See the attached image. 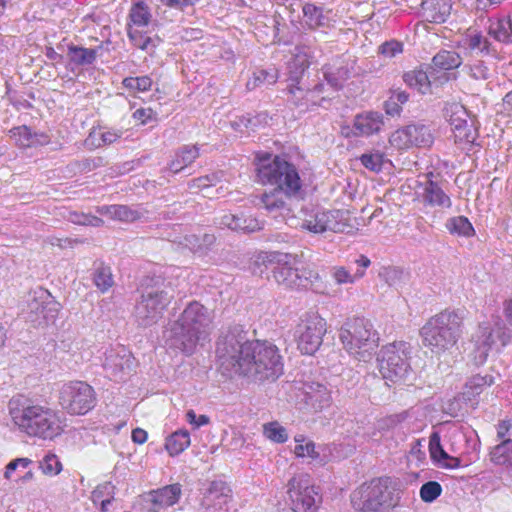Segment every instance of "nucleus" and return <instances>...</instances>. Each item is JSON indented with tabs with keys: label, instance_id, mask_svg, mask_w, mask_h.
Masks as SVG:
<instances>
[{
	"label": "nucleus",
	"instance_id": "e433bc0d",
	"mask_svg": "<svg viewBox=\"0 0 512 512\" xmlns=\"http://www.w3.org/2000/svg\"><path fill=\"white\" fill-rule=\"evenodd\" d=\"M279 78L278 70L274 67L267 69H256L252 77L246 83L248 90H255L263 86H270L277 82Z\"/></svg>",
	"mask_w": 512,
	"mask_h": 512
},
{
	"label": "nucleus",
	"instance_id": "79ce46f5",
	"mask_svg": "<svg viewBox=\"0 0 512 512\" xmlns=\"http://www.w3.org/2000/svg\"><path fill=\"white\" fill-rule=\"evenodd\" d=\"M190 445V434L187 430H178L167 437L165 448L171 456L182 453Z\"/></svg>",
	"mask_w": 512,
	"mask_h": 512
},
{
	"label": "nucleus",
	"instance_id": "4468645a",
	"mask_svg": "<svg viewBox=\"0 0 512 512\" xmlns=\"http://www.w3.org/2000/svg\"><path fill=\"white\" fill-rule=\"evenodd\" d=\"M297 346L302 354L313 355L320 348L326 333V321L318 314L306 316L298 330Z\"/></svg>",
	"mask_w": 512,
	"mask_h": 512
},
{
	"label": "nucleus",
	"instance_id": "9d476101",
	"mask_svg": "<svg viewBox=\"0 0 512 512\" xmlns=\"http://www.w3.org/2000/svg\"><path fill=\"white\" fill-rule=\"evenodd\" d=\"M410 344L400 341L383 346L377 354L379 372L383 379L391 383L404 380L411 370Z\"/></svg>",
	"mask_w": 512,
	"mask_h": 512
},
{
	"label": "nucleus",
	"instance_id": "5fc2aeb1",
	"mask_svg": "<svg viewBox=\"0 0 512 512\" xmlns=\"http://www.w3.org/2000/svg\"><path fill=\"white\" fill-rule=\"evenodd\" d=\"M9 134L11 137L16 139V143L24 148L33 146V132L30 127L26 125H21L17 127H13L9 130Z\"/></svg>",
	"mask_w": 512,
	"mask_h": 512
},
{
	"label": "nucleus",
	"instance_id": "c756f323",
	"mask_svg": "<svg viewBox=\"0 0 512 512\" xmlns=\"http://www.w3.org/2000/svg\"><path fill=\"white\" fill-rule=\"evenodd\" d=\"M494 383V378L491 375H475L471 377L463 391V398L465 401L471 403V406L474 407L478 404L476 397L479 396L486 387L491 386Z\"/></svg>",
	"mask_w": 512,
	"mask_h": 512
},
{
	"label": "nucleus",
	"instance_id": "4be33fe9",
	"mask_svg": "<svg viewBox=\"0 0 512 512\" xmlns=\"http://www.w3.org/2000/svg\"><path fill=\"white\" fill-rule=\"evenodd\" d=\"M304 26L309 30L327 29L332 23V11L313 3L302 5Z\"/></svg>",
	"mask_w": 512,
	"mask_h": 512
},
{
	"label": "nucleus",
	"instance_id": "e2e57ef3",
	"mask_svg": "<svg viewBox=\"0 0 512 512\" xmlns=\"http://www.w3.org/2000/svg\"><path fill=\"white\" fill-rule=\"evenodd\" d=\"M411 132L408 131L407 126L396 130L390 136V144L397 149H407L411 147Z\"/></svg>",
	"mask_w": 512,
	"mask_h": 512
},
{
	"label": "nucleus",
	"instance_id": "f257e3e1",
	"mask_svg": "<svg viewBox=\"0 0 512 512\" xmlns=\"http://www.w3.org/2000/svg\"><path fill=\"white\" fill-rule=\"evenodd\" d=\"M261 340H249L241 324L222 327L216 343V356L223 374L242 375L258 381V352Z\"/></svg>",
	"mask_w": 512,
	"mask_h": 512
},
{
	"label": "nucleus",
	"instance_id": "473e14b6",
	"mask_svg": "<svg viewBox=\"0 0 512 512\" xmlns=\"http://www.w3.org/2000/svg\"><path fill=\"white\" fill-rule=\"evenodd\" d=\"M488 34L500 43L512 44V18L503 17L496 21H491L488 27Z\"/></svg>",
	"mask_w": 512,
	"mask_h": 512
},
{
	"label": "nucleus",
	"instance_id": "2f4dec72",
	"mask_svg": "<svg viewBox=\"0 0 512 512\" xmlns=\"http://www.w3.org/2000/svg\"><path fill=\"white\" fill-rule=\"evenodd\" d=\"M181 495V485L171 484L151 493V502L160 508L173 506Z\"/></svg>",
	"mask_w": 512,
	"mask_h": 512
},
{
	"label": "nucleus",
	"instance_id": "7ed1b4c3",
	"mask_svg": "<svg viewBox=\"0 0 512 512\" xmlns=\"http://www.w3.org/2000/svg\"><path fill=\"white\" fill-rule=\"evenodd\" d=\"M9 414L18 430L29 437L53 440L63 432L58 413L24 396L9 401Z\"/></svg>",
	"mask_w": 512,
	"mask_h": 512
},
{
	"label": "nucleus",
	"instance_id": "b1692460",
	"mask_svg": "<svg viewBox=\"0 0 512 512\" xmlns=\"http://www.w3.org/2000/svg\"><path fill=\"white\" fill-rule=\"evenodd\" d=\"M383 115L379 112L368 111L358 114L354 118V137L370 136L378 133L383 126Z\"/></svg>",
	"mask_w": 512,
	"mask_h": 512
},
{
	"label": "nucleus",
	"instance_id": "20e7f679",
	"mask_svg": "<svg viewBox=\"0 0 512 512\" xmlns=\"http://www.w3.org/2000/svg\"><path fill=\"white\" fill-rule=\"evenodd\" d=\"M464 309H445L431 317L420 329L423 345L441 354L454 347L464 331Z\"/></svg>",
	"mask_w": 512,
	"mask_h": 512
},
{
	"label": "nucleus",
	"instance_id": "1a4fd4ad",
	"mask_svg": "<svg viewBox=\"0 0 512 512\" xmlns=\"http://www.w3.org/2000/svg\"><path fill=\"white\" fill-rule=\"evenodd\" d=\"M388 482V478H378L363 484L352 494L353 507L360 512H382L398 505L399 493L395 494Z\"/></svg>",
	"mask_w": 512,
	"mask_h": 512
},
{
	"label": "nucleus",
	"instance_id": "a18cd8bd",
	"mask_svg": "<svg viewBox=\"0 0 512 512\" xmlns=\"http://www.w3.org/2000/svg\"><path fill=\"white\" fill-rule=\"evenodd\" d=\"M128 37L135 47L148 53L154 52L161 42L159 37H150L137 29H129Z\"/></svg>",
	"mask_w": 512,
	"mask_h": 512
},
{
	"label": "nucleus",
	"instance_id": "f704fd0d",
	"mask_svg": "<svg viewBox=\"0 0 512 512\" xmlns=\"http://www.w3.org/2000/svg\"><path fill=\"white\" fill-rule=\"evenodd\" d=\"M92 280L101 293L107 292L114 285V277L111 267L103 262H95L93 265Z\"/></svg>",
	"mask_w": 512,
	"mask_h": 512
},
{
	"label": "nucleus",
	"instance_id": "393cba45",
	"mask_svg": "<svg viewBox=\"0 0 512 512\" xmlns=\"http://www.w3.org/2000/svg\"><path fill=\"white\" fill-rule=\"evenodd\" d=\"M199 155V147L197 145H183L175 152L174 158L163 169V173L175 175L191 165Z\"/></svg>",
	"mask_w": 512,
	"mask_h": 512
},
{
	"label": "nucleus",
	"instance_id": "6e6552de",
	"mask_svg": "<svg viewBox=\"0 0 512 512\" xmlns=\"http://www.w3.org/2000/svg\"><path fill=\"white\" fill-rule=\"evenodd\" d=\"M339 339L346 351L362 362L372 359L379 342L372 323L361 317L347 320L341 327Z\"/></svg>",
	"mask_w": 512,
	"mask_h": 512
},
{
	"label": "nucleus",
	"instance_id": "412c9836",
	"mask_svg": "<svg viewBox=\"0 0 512 512\" xmlns=\"http://www.w3.org/2000/svg\"><path fill=\"white\" fill-rule=\"evenodd\" d=\"M298 51L299 52L295 55L294 59L289 63L288 81L290 83L287 86L288 92L292 96L291 101L296 106H299V101L302 98L304 99V96L310 92H305V90L299 86L303 73L308 65L304 63L303 52L300 49H298Z\"/></svg>",
	"mask_w": 512,
	"mask_h": 512
},
{
	"label": "nucleus",
	"instance_id": "4d7b16f0",
	"mask_svg": "<svg viewBox=\"0 0 512 512\" xmlns=\"http://www.w3.org/2000/svg\"><path fill=\"white\" fill-rule=\"evenodd\" d=\"M123 86L132 92H145L150 90L152 79L149 76L126 77L122 81Z\"/></svg>",
	"mask_w": 512,
	"mask_h": 512
},
{
	"label": "nucleus",
	"instance_id": "a211bd4d",
	"mask_svg": "<svg viewBox=\"0 0 512 512\" xmlns=\"http://www.w3.org/2000/svg\"><path fill=\"white\" fill-rule=\"evenodd\" d=\"M433 173L424 175V181H417V197L421 203L429 207L448 209L452 206L450 196L442 189L437 181L432 179Z\"/></svg>",
	"mask_w": 512,
	"mask_h": 512
},
{
	"label": "nucleus",
	"instance_id": "a878e982",
	"mask_svg": "<svg viewBox=\"0 0 512 512\" xmlns=\"http://www.w3.org/2000/svg\"><path fill=\"white\" fill-rule=\"evenodd\" d=\"M221 227L244 233L255 232L261 229V223L251 215L226 213L218 220Z\"/></svg>",
	"mask_w": 512,
	"mask_h": 512
},
{
	"label": "nucleus",
	"instance_id": "603ef678",
	"mask_svg": "<svg viewBox=\"0 0 512 512\" xmlns=\"http://www.w3.org/2000/svg\"><path fill=\"white\" fill-rule=\"evenodd\" d=\"M263 433L267 439L275 443H284L288 439V434L285 427L280 425L277 421L264 424Z\"/></svg>",
	"mask_w": 512,
	"mask_h": 512
},
{
	"label": "nucleus",
	"instance_id": "58836bf2",
	"mask_svg": "<svg viewBox=\"0 0 512 512\" xmlns=\"http://www.w3.org/2000/svg\"><path fill=\"white\" fill-rule=\"evenodd\" d=\"M282 193L284 194L283 191L275 188L274 192L270 194L264 193L260 198L263 207L269 213L274 214L275 218L289 211L286 202L282 199Z\"/></svg>",
	"mask_w": 512,
	"mask_h": 512
},
{
	"label": "nucleus",
	"instance_id": "0e129e2a",
	"mask_svg": "<svg viewBox=\"0 0 512 512\" xmlns=\"http://www.w3.org/2000/svg\"><path fill=\"white\" fill-rule=\"evenodd\" d=\"M470 77L475 80H486L489 78V68L483 60H476L472 64L464 66Z\"/></svg>",
	"mask_w": 512,
	"mask_h": 512
},
{
	"label": "nucleus",
	"instance_id": "4c0bfd02",
	"mask_svg": "<svg viewBox=\"0 0 512 512\" xmlns=\"http://www.w3.org/2000/svg\"><path fill=\"white\" fill-rule=\"evenodd\" d=\"M68 56L70 63L76 66H89L96 61L97 49L70 44L68 45Z\"/></svg>",
	"mask_w": 512,
	"mask_h": 512
},
{
	"label": "nucleus",
	"instance_id": "f03ea898",
	"mask_svg": "<svg viewBox=\"0 0 512 512\" xmlns=\"http://www.w3.org/2000/svg\"><path fill=\"white\" fill-rule=\"evenodd\" d=\"M210 324L208 309L193 301L186 306L177 320L168 324L163 338L169 348L191 355L197 345L208 338Z\"/></svg>",
	"mask_w": 512,
	"mask_h": 512
},
{
	"label": "nucleus",
	"instance_id": "c85d7f7f",
	"mask_svg": "<svg viewBox=\"0 0 512 512\" xmlns=\"http://www.w3.org/2000/svg\"><path fill=\"white\" fill-rule=\"evenodd\" d=\"M501 442L491 448L490 461L497 466L512 471V438H499Z\"/></svg>",
	"mask_w": 512,
	"mask_h": 512
},
{
	"label": "nucleus",
	"instance_id": "13d9d810",
	"mask_svg": "<svg viewBox=\"0 0 512 512\" xmlns=\"http://www.w3.org/2000/svg\"><path fill=\"white\" fill-rule=\"evenodd\" d=\"M442 493V486L437 481H428L420 487V498L425 503L435 501Z\"/></svg>",
	"mask_w": 512,
	"mask_h": 512
},
{
	"label": "nucleus",
	"instance_id": "de8ad7c7",
	"mask_svg": "<svg viewBox=\"0 0 512 512\" xmlns=\"http://www.w3.org/2000/svg\"><path fill=\"white\" fill-rule=\"evenodd\" d=\"M379 276L389 286L396 289L402 288L409 279V274L398 267H384Z\"/></svg>",
	"mask_w": 512,
	"mask_h": 512
},
{
	"label": "nucleus",
	"instance_id": "2eb2a0df",
	"mask_svg": "<svg viewBox=\"0 0 512 512\" xmlns=\"http://www.w3.org/2000/svg\"><path fill=\"white\" fill-rule=\"evenodd\" d=\"M134 366L135 359L124 346L111 348L105 353L103 369L106 376L113 381H124Z\"/></svg>",
	"mask_w": 512,
	"mask_h": 512
},
{
	"label": "nucleus",
	"instance_id": "39448f33",
	"mask_svg": "<svg viewBox=\"0 0 512 512\" xmlns=\"http://www.w3.org/2000/svg\"><path fill=\"white\" fill-rule=\"evenodd\" d=\"M138 292L140 298L135 306V318L143 327L156 324L174 298V289L160 275H147L142 278Z\"/></svg>",
	"mask_w": 512,
	"mask_h": 512
},
{
	"label": "nucleus",
	"instance_id": "c03bdc74",
	"mask_svg": "<svg viewBox=\"0 0 512 512\" xmlns=\"http://www.w3.org/2000/svg\"><path fill=\"white\" fill-rule=\"evenodd\" d=\"M404 82L421 94H426L430 89V80L427 72L422 70H412L404 73Z\"/></svg>",
	"mask_w": 512,
	"mask_h": 512
},
{
	"label": "nucleus",
	"instance_id": "6ab92c4d",
	"mask_svg": "<svg viewBox=\"0 0 512 512\" xmlns=\"http://www.w3.org/2000/svg\"><path fill=\"white\" fill-rule=\"evenodd\" d=\"M457 47L464 50L465 55H472L474 52L482 57L490 56L494 59L499 58L496 47L481 32L470 31L458 41Z\"/></svg>",
	"mask_w": 512,
	"mask_h": 512
},
{
	"label": "nucleus",
	"instance_id": "338daca9",
	"mask_svg": "<svg viewBox=\"0 0 512 512\" xmlns=\"http://www.w3.org/2000/svg\"><path fill=\"white\" fill-rule=\"evenodd\" d=\"M284 17L281 12L275 11L273 15V39L275 43L289 44L290 40L283 34Z\"/></svg>",
	"mask_w": 512,
	"mask_h": 512
},
{
	"label": "nucleus",
	"instance_id": "3c124183",
	"mask_svg": "<svg viewBox=\"0 0 512 512\" xmlns=\"http://www.w3.org/2000/svg\"><path fill=\"white\" fill-rule=\"evenodd\" d=\"M407 128L411 132V146H429L432 143V135L425 125H408Z\"/></svg>",
	"mask_w": 512,
	"mask_h": 512
},
{
	"label": "nucleus",
	"instance_id": "37998d69",
	"mask_svg": "<svg viewBox=\"0 0 512 512\" xmlns=\"http://www.w3.org/2000/svg\"><path fill=\"white\" fill-rule=\"evenodd\" d=\"M101 212L109 216L111 219L133 222L140 218V213L131 209L126 205H111L102 207Z\"/></svg>",
	"mask_w": 512,
	"mask_h": 512
},
{
	"label": "nucleus",
	"instance_id": "09e8293b",
	"mask_svg": "<svg viewBox=\"0 0 512 512\" xmlns=\"http://www.w3.org/2000/svg\"><path fill=\"white\" fill-rule=\"evenodd\" d=\"M446 228L451 234L463 237H470L475 232L471 222L465 216H456L448 219Z\"/></svg>",
	"mask_w": 512,
	"mask_h": 512
},
{
	"label": "nucleus",
	"instance_id": "5701e85b",
	"mask_svg": "<svg viewBox=\"0 0 512 512\" xmlns=\"http://www.w3.org/2000/svg\"><path fill=\"white\" fill-rule=\"evenodd\" d=\"M450 0H425L421 4V17L430 23H444L451 14Z\"/></svg>",
	"mask_w": 512,
	"mask_h": 512
},
{
	"label": "nucleus",
	"instance_id": "7c9ffc66",
	"mask_svg": "<svg viewBox=\"0 0 512 512\" xmlns=\"http://www.w3.org/2000/svg\"><path fill=\"white\" fill-rule=\"evenodd\" d=\"M230 497L231 489L227 483L222 480H214L210 482L204 494V499L208 504L219 508H222V505L226 504L227 499Z\"/></svg>",
	"mask_w": 512,
	"mask_h": 512
},
{
	"label": "nucleus",
	"instance_id": "6e6d98bb",
	"mask_svg": "<svg viewBox=\"0 0 512 512\" xmlns=\"http://www.w3.org/2000/svg\"><path fill=\"white\" fill-rule=\"evenodd\" d=\"M39 468L43 474L55 476L61 472L62 464L55 454L48 453L39 461Z\"/></svg>",
	"mask_w": 512,
	"mask_h": 512
},
{
	"label": "nucleus",
	"instance_id": "c9c22d12",
	"mask_svg": "<svg viewBox=\"0 0 512 512\" xmlns=\"http://www.w3.org/2000/svg\"><path fill=\"white\" fill-rule=\"evenodd\" d=\"M216 237L214 234L204 233L202 235L190 234L183 238L181 244L193 251L194 253H205L215 243Z\"/></svg>",
	"mask_w": 512,
	"mask_h": 512
},
{
	"label": "nucleus",
	"instance_id": "0eeeda50",
	"mask_svg": "<svg viewBox=\"0 0 512 512\" xmlns=\"http://www.w3.org/2000/svg\"><path fill=\"white\" fill-rule=\"evenodd\" d=\"M257 160V179L261 184L274 185L286 196H296L300 193L302 183L294 164L269 153L258 155Z\"/></svg>",
	"mask_w": 512,
	"mask_h": 512
},
{
	"label": "nucleus",
	"instance_id": "680f3d73",
	"mask_svg": "<svg viewBox=\"0 0 512 512\" xmlns=\"http://www.w3.org/2000/svg\"><path fill=\"white\" fill-rule=\"evenodd\" d=\"M68 220L73 224L93 227H98L103 223L101 218L82 212H71L69 214Z\"/></svg>",
	"mask_w": 512,
	"mask_h": 512
},
{
	"label": "nucleus",
	"instance_id": "f8f14e48",
	"mask_svg": "<svg viewBox=\"0 0 512 512\" xmlns=\"http://www.w3.org/2000/svg\"><path fill=\"white\" fill-rule=\"evenodd\" d=\"M25 302L26 308H23L22 313L34 326L47 325L55 321L60 304L48 290L37 287L28 293Z\"/></svg>",
	"mask_w": 512,
	"mask_h": 512
},
{
	"label": "nucleus",
	"instance_id": "f3484780",
	"mask_svg": "<svg viewBox=\"0 0 512 512\" xmlns=\"http://www.w3.org/2000/svg\"><path fill=\"white\" fill-rule=\"evenodd\" d=\"M509 339L510 335L499 325L495 328H491L486 324L479 325L477 331L472 337V341L475 345V351L477 353L475 359L480 364L484 363L489 351L497 344V341H499L502 346H505L509 342Z\"/></svg>",
	"mask_w": 512,
	"mask_h": 512
},
{
	"label": "nucleus",
	"instance_id": "a19ab883",
	"mask_svg": "<svg viewBox=\"0 0 512 512\" xmlns=\"http://www.w3.org/2000/svg\"><path fill=\"white\" fill-rule=\"evenodd\" d=\"M115 486L110 482L98 485L91 493V500L94 505H100L101 512H107L109 505L114 499Z\"/></svg>",
	"mask_w": 512,
	"mask_h": 512
},
{
	"label": "nucleus",
	"instance_id": "49530a36",
	"mask_svg": "<svg viewBox=\"0 0 512 512\" xmlns=\"http://www.w3.org/2000/svg\"><path fill=\"white\" fill-rule=\"evenodd\" d=\"M444 116L450 123L452 130L470 120L468 111L460 103L447 104L444 109Z\"/></svg>",
	"mask_w": 512,
	"mask_h": 512
},
{
	"label": "nucleus",
	"instance_id": "774afa93",
	"mask_svg": "<svg viewBox=\"0 0 512 512\" xmlns=\"http://www.w3.org/2000/svg\"><path fill=\"white\" fill-rule=\"evenodd\" d=\"M217 182H219V176L216 173H212L210 175L201 176L195 179H192L188 183L189 189H198L203 190L214 186Z\"/></svg>",
	"mask_w": 512,
	"mask_h": 512
},
{
	"label": "nucleus",
	"instance_id": "dca6fc26",
	"mask_svg": "<svg viewBox=\"0 0 512 512\" xmlns=\"http://www.w3.org/2000/svg\"><path fill=\"white\" fill-rule=\"evenodd\" d=\"M258 381L276 380L283 374V359L273 343L261 340L258 352Z\"/></svg>",
	"mask_w": 512,
	"mask_h": 512
},
{
	"label": "nucleus",
	"instance_id": "9b49d317",
	"mask_svg": "<svg viewBox=\"0 0 512 512\" xmlns=\"http://www.w3.org/2000/svg\"><path fill=\"white\" fill-rule=\"evenodd\" d=\"M287 503L293 512H317L321 497L306 473L294 475L287 483Z\"/></svg>",
	"mask_w": 512,
	"mask_h": 512
},
{
	"label": "nucleus",
	"instance_id": "bf43d9fd",
	"mask_svg": "<svg viewBox=\"0 0 512 512\" xmlns=\"http://www.w3.org/2000/svg\"><path fill=\"white\" fill-rule=\"evenodd\" d=\"M360 162L365 168L378 173L383 169L386 160L383 154L375 152L361 155Z\"/></svg>",
	"mask_w": 512,
	"mask_h": 512
},
{
	"label": "nucleus",
	"instance_id": "aec40b11",
	"mask_svg": "<svg viewBox=\"0 0 512 512\" xmlns=\"http://www.w3.org/2000/svg\"><path fill=\"white\" fill-rule=\"evenodd\" d=\"M310 215L303 218L301 227L312 233H323L327 230L338 232L342 231L340 223L337 221L339 211H312Z\"/></svg>",
	"mask_w": 512,
	"mask_h": 512
},
{
	"label": "nucleus",
	"instance_id": "bb28decb",
	"mask_svg": "<svg viewBox=\"0 0 512 512\" xmlns=\"http://www.w3.org/2000/svg\"><path fill=\"white\" fill-rule=\"evenodd\" d=\"M357 269L355 272L353 270L347 269L346 267L339 266L333 268L332 276L335 282L339 285L341 284H352L356 280L362 278L365 274V269L368 268L371 264L369 258L364 255H361L356 261Z\"/></svg>",
	"mask_w": 512,
	"mask_h": 512
},
{
	"label": "nucleus",
	"instance_id": "864d4df0",
	"mask_svg": "<svg viewBox=\"0 0 512 512\" xmlns=\"http://www.w3.org/2000/svg\"><path fill=\"white\" fill-rule=\"evenodd\" d=\"M453 132L456 142L473 143L478 136V132L474 128V123L471 119L460 125V127L454 128Z\"/></svg>",
	"mask_w": 512,
	"mask_h": 512
},
{
	"label": "nucleus",
	"instance_id": "ddd939ff",
	"mask_svg": "<svg viewBox=\"0 0 512 512\" xmlns=\"http://www.w3.org/2000/svg\"><path fill=\"white\" fill-rule=\"evenodd\" d=\"M93 388L83 381L65 383L59 392L61 407L72 415H84L95 406Z\"/></svg>",
	"mask_w": 512,
	"mask_h": 512
},
{
	"label": "nucleus",
	"instance_id": "69168bd1",
	"mask_svg": "<svg viewBox=\"0 0 512 512\" xmlns=\"http://www.w3.org/2000/svg\"><path fill=\"white\" fill-rule=\"evenodd\" d=\"M403 43L396 39L385 41L378 47V53L386 58H394L403 52Z\"/></svg>",
	"mask_w": 512,
	"mask_h": 512
},
{
	"label": "nucleus",
	"instance_id": "052dcab7",
	"mask_svg": "<svg viewBox=\"0 0 512 512\" xmlns=\"http://www.w3.org/2000/svg\"><path fill=\"white\" fill-rule=\"evenodd\" d=\"M429 452L433 462L438 464L447 454L441 445V437L438 432H432L429 438Z\"/></svg>",
	"mask_w": 512,
	"mask_h": 512
},
{
	"label": "nucleus",
	"instance_id": "cd10ccee",
	"mask_svg": "<svg viewBox=\"0 0 512 512\" xmlns=\"http://www.w3.org/2000/svg\"><path fill=\"white\" fill-rule=\"evenodd\" d=\"M332 401L331 393L327 387L320 383H313L305 391V402L315 411L329 407Z\"/></svg>",
	"mask_w": 512,
	"mask_h": 512
},
{
	"label": "nucleus",
	"instance_id": "8fccbe9b",
	"mask_svg": "<svg viewBox=\"0 0 512 512\" xmlns=\"http://www.w3.org/2000/svg\"><path fill=\"white\" fill-rule=\"evenodd\" d=\"M129 17L138 27L147 26L151 20V12L144 1L136 2L130 9Z\"/></svg>",
	"mask_w": 512,
	"mask_h": 512
},
{
	"label": "nucleus",
	"instance_id": "ea45409f",
	"mask_svg": "<svg viewBox=\"0 0 512 512\" xmlns=\"http://www.w3.org/2000/svg\"><path fill=\"white\" fill-rule=\"evenodd\" d=\"M462 64V57L455 51L440 50L432 58V68L439 70H452Z\"/></svg>",
	"mask_w": 512,
	"mask_h": 512
},
{
	"label": "nucleus",
	"instance_id": "72a5a7b5",
	"mask_svg": "<svg viewBox=\"0 0 512 512\" xmlns=\"http://www.w3.org/2000/svg\"><path fill=\"white\" fill-rule=\"evenodd\" d=\"M322 70L324 79L334 90L341 89L349 78V69L344 65L327 64Z\"/></svg>",
	"mask_w": 512,
	"mask_h": 512
},
{
	"label": "nucleus",
	"instance_id": "423d86ee",
	"mask_svg": "<svg viewBox=\"0 0 512 512\" xmlns=\"http://www.w3.org/2000/svg\"><path fill=\"white\" fill-rule=\"evenodd\" d=\"M254 265L271 266L275 281L286 288H307L318 279V273L297 261L296 256L280 252H260Z\"/></svg>",
	"mask_w": 512,
	"mask_h": 512
}]
</instances>
